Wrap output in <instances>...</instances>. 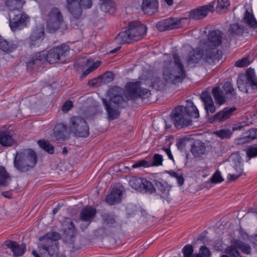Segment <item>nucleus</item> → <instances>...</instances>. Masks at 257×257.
<instances>
[{
  "instance_id": "1",
  "label": "nucleus",
  "mask_w": 257,
  "mask_h": 257,
  "mask_svg": "<svg viewBox=\"0 0 257 257\" xmlns=\"http://www.w3.org/2000/svg\"><path fill=\"white\" fill-rule=\"evenodd\" d=\"M141 84L140 81L127 83L125 85L126 93L124 89L118 86H114L109 89L108 95L109 101L105 98L102 99L109 119L113 120L117 118L119 115L118 108L124 107L127 105L128 100L136 99L149 93L147 89L141 87Z\"/></svg>"
},
{
  "instance_id": "2",
  "label": "nucleus",
  "mask_w": 257,
  "mask_h": 257,
  "mask_svg": "<svg viewBox=\"0 0 257 257\" xmlns=\"http://www.w3.org/2000/svg\"><path fill=\"white\" fill-rule=\"evenodd\" d=\"M70 48L68 45L62 44L54 47L48 52L43 51L33 54L29 62H27L28 69H34L35 66L41 65L45 62L55 63L63 59L69 53Z\"/></svg>"
},
{
  "instance_id": "3",
  "label": "nucleus",
  "mask_w": 257,
  "mask_h": 257,
  "mask_svg": "<svg viewBox=\"0 0 257 257\" xmlns=\"http://www.w3.org/2000/svg\"><path fill=\"white\" fill-rule=\"evenodd\" d=\"M173 61H165L163 67V78L168 83L176 84L186 77L184 65L177 53L172 55Z\"/></svg>"
},
{
  "instance_id": "4",
  "label": "nucleus",
  "mask_w": 257,
  "mask_h": 257,
  "mask_svg": "<svg viewBox=\"0 0 257 257\" xmlns=\"http://www.w3.org/2000/svg\"><path fill=\"white\" fill-rule=\"evenodd\" d=\"M187 101L191 104L189 107L179 105L174 108L171 114L173 123L178 129L191 125L192 122L191 116L195 118L199 117V110L193 102Z\"/></svg>"
},
{
  "instance_id": "5",
  "label": "nucleus",
  "mask_w": 257,
  "mask_h": 257,
  "mask_svg": "<svg viewBox=\"0 0 257 257\" xmlns=\"http://www.w3.org/2000/svg\"><path fill=\"white\" fill-rule=\"evenodd\" d=\"M147 32L146 25L139 22L128 23L126 30L120 32L115 37L116 42L120 44H130L133 41H138L144 37Z\"/></svg>"
},
{
  "instance_id": "6",
  "label": "nucleus",
  "mask_w": 257,
  "mask_h": 257,
  "mask_svg": "<svg viewBox=\"0 0 257 257\" xmlns=\"http://www.w3.org/2000/svg\"><path fill=\"white\" fill-rule=\"evenodd\" d=\"M223 33L218 29L208 31L206 38L200 40L199 43L216 61L219 57L218 48L222 44Z\"/></svg>"
},
{
  "instance_id": "7",
  "label": "nucleus",
  "mask_w": 257,
  "mask_h": 257,
  "mask_svg": "<svg viewBox=\"0 0 257 257\" xmlns=\"http://www.w3.org/2000/svg\"><path fill=\"white\" fill-rule=\"evenodd\" d=\"M37 156L31 149L17 152L15 155L14 166L21 172H26L33 168L37 162Z\"/></svg>"
},
{
  "instance_id": "8",
  "label": "nucleus",
  "mask_w": 257,
  "mask_h": 257,
  "mask_svg": "<svg viewBox=\"0 0 257 257\" xmlns=\"http://www.w3.org/2000/svg\"><path fill=\"white\" fill-rule=\"evenodd\" d=\"M239 90L243 93H252L257 90V77L254 70L247 69L245 73L239 74L237 81Z\"/></svg>"
},
{
  "instance_id": "9",
  "label": "nucleus",
  "mask_w": 257,
  "mask_h": 257,
  "mask_svg": "<svg viewBox=\"0 0 257 257\" xmlns=\"http://www.w3.org/2000/svg\"><path fill=\"white\" fill-rule=\"evenodd\" d=\"M47 29L49 33H54L56 30L61 29L65 24L63 16L58 8H53L48 13L46 17Z\"/></svg>"
},
{
  "instance_id": "10",
  "label": "nucleus",
  "mask_w": 257,
  "mask_h": 257,
  "mask_svg": "<svg viewBox=\"0 0 257 257\" xmlns=\"http://www.w3.org/2000/svg\"><path fill=\"white\" fill-rule=\"evenodd\" d=\"M201 59L210 64L214 63L216 60L206 50L199 44V47L193 49L188 54L186 61L188 65L198 63Z\"/></svg>"
},
{
  "instance_id": "11",
  "label": "nucleus",
  "mask_w": 257,
  "mask_h": 257,
  "mask_svg": "<svg viewBox=\"0 0 257 257\" xmlns=\"http://www.w3.org/2000/svg\"><path fill=\"white\" fill-rule=\"evenodd\" d=\"M69 127L78 137L87 138L89 135V128L87 122L80 116H73L70 119Z\"/></svg>"
},
{
  "instance_id": "12",
  "label": "nucleus",
  "mask_w": 257,
  "mask_h": 257,
  "mask_svg": "<svg viewBox=\"0 0 257 257\" xmlns=\"http://www.w3.org/2000/svg\"><path fill=\"white\" fill-rule=\"evenodd\" d=\"M92 5V0H66V8L75 18H79L81 16L82 7L90 9Z\"/></svg>"
},
{
  "instance_id": "13",
  "label": "nucleus",
  "mask_w": 257,
  "mask_h": 257,
  "mask_svg": "<svg viewBox=\"0 0 257 257\" xmlns=\"http://www.w3.org/2000/svg\"><path fill=\"white\" fill-rule=\"evenodd\" d=\"M128 183L133 188L141 192L151 194L156 191V189L152 182L146 178L134 176L130 179Z\"/></svg>"
},
{
  "instance_id": "14",
  "label": "nucleus",
  "mask_w": 257,
  "mask_h": 257,
  "mask_svg": "<svg viewBox=\"0 0 257 257\" xmlns=\"http://www.w3.org/2000/svg\"><path fill=\"white\" fill-rule=\"evenodd\" d=\"M30 21V18L28 15L24 12H19L14 17L9 19V26L11 30L15 32L27 27Z\"/></svg>"
},
{
  "instance_id": "15",
  "label": "nucleus",
  "mask_w": 257,
  "mask_h": 257,
  "mask_svg": "<svg viewBox=\"0 0 257 257\" xmlns=\"http://www.w3.org/2000/svg\"><path fill=\"white\" fill-rule=\"evenodd\" d=\"M215 3V1H212L208 5L192 10L189 13V17L194 20H200L204 18L209 12H214Z\"/></svg>"
},
{
  "instance_id": "16",
  "label": "nucleus",
  "mask_w": 257,
  "mask_h": 257,
  "mask_svg": "<svg viewBox=\"0 0 257 257\" xmlns=\"http://www.w3.org/2000/svg\"><path fill=\"white\" fill-rule=\"evenodd\" d=\"M183 257H209L210 251L205 245H202L197 253H193L194 247L192 245L187 244L182 248Z\"/></svg>"
},
{
  "instance_id": "17",
  "label": "nucleus",
  "mask_w": 257,
  "mask_h": 257,
  "mask_svg": "<svg viewBox=\"0 0 257 257\" xmlns=\"http://www.w3.org/2000/svg\"><path fill=\"white\" fill-rule=\"evenodd\" d=\"M44 37V28L43 26L35 29L32 32L29 39L30 46L36 47L39 46Z\"/></svg>"
},
{
  "instance_id": "18",
  "label": "nucleus",
  "mask_w": 257,
  "mask_h": 257,
  "mask_svg": "<svg viewBox=\"0 0 257 257\" xmlns=\"http://www.w3.org/2000/svg\"><path fill=\"white\" fill-rule=\"evenodd\" d=\"M180 26V20L172 18L165 19L157 24V28L160 31L170 30L178 28Z\"/></svg>"
},
{
  "instance_id": "19",
  "label": "nucleus",
  "mask_w": 257,
  "mask_h": 257,
  "mask_svg": "<svg viewBox=\"0 0 257 257\" xmlns=\"http://www.w3.org/2000/svg\"><path fill=\"white\" fill-rule=\"evenodd\" d=\"M41 247L42 249L40 255L36 251H33L32 254L35 257H56L57 254L58 248L57 245L50 246L45 243H42Z\"/></svg>"
},
{
  "instance_id": "20",
  "label": "nucleus",
  "mask_w": 257,
  "mask_h": 257,
  "mask_svg": "<svg viewBox=\"0 0 257 257\" xmlns=\"http://www.w3.org/2000/svg\"><path fill=\"white\" fill-rule=\"evenodd\" d=\"M6 245L13 252L15 257L22 256L26 251V245L25 244H20L15 241H7Z\"/></svg>"
},
{
  "instance_id": "21",
  "label": "nucleus",
  "mask_w": 257,
  "mask_h": 257,
  "mask_svg": "<svg viewBox=\"0 0 257 257\" xmlns=\"http://www.w3.org/2000/svg\"><path fill=\"white\" fill-rule=\"evenodd\" d=\"M201 98L203 102L206 111L207 113L209 112L211 113H214L216 110V108L209 93L206 91L202 92L201 95Z\"/></svg>"
},
{
  "instance_id": "22",
  "label": "nucleus",
  "mask_w": 257,
  "mask_h": 257,
  "mask_svg": "<svg viewBox=\"0 0 257 257\" xmlns=\"http://www.w3.org/2000/svg\"><path fill=\"white\" fill-rule=\"evenodd\" d=\"M18 40L8 41L2 37L0 38V49L7 53H11L15 50L19 46Z\"/></svg>"
},
{
  "instance_id": "23",
  "label": "nucleus",
  "mask_w": 257,
  "mask_h": 257,
  "mask_svg": "<svg viewBox=\"0 0 257 257\" xmlns=\"http://www.w3.org/2000/svg\"><path fill=\"white\" fill-rule=\"evenodd\" d=\"M158 0H144L142 3V10L147 15H152L158 10Z\"/></svg>"
},
{
  "instance_id": "24",
  "label": "nucleus",
  "mask_w": 257,
  "mask_h": 257,
  "mask_svg": "<svg viewBox=\"0 0 257 257\" xmlns=\"http://www.w3.org/2000/svg\"><path fill=\"white\" fill-rule=\"evenodd\" d=\"M122 191L120 189L114 188L105 198L106 202L109 205L119 203L121 200Z\"/></svg>"
},
{
  "instance_id": "25",
  "label": "nucleus",
  "mask_w": 257,
  "mask_h": 257,
  "mask_svg": "<svg viewBox=\"0 0 257 257\" xmlns=\"http://www.w3.org/2000/svg\"><path fill=\"white\" fill-rule=\"evenodd\" d=\"M82 63L84 64L87 68L83 72L82 76L86 77L88 74L96 70L100 65L101 61L94 62L91 58H83Z\"/></svg>"
},
{
  "instance_id": "26",
  "label": "nucleus",
  "mask_w": 257,
  "mask_h": 257,
  "mask_svg": "<svg viewBox=\"0 0 257 257\" xmlns=\"http://www.w3.org/2000/svg\"><path fill=\"white\" fill-rule=\"evenodd\" d=\"M60 238V233L54 231H50L47 232L45 235L40 237L39 240L41 241H44L43 243L51 246V245H56V244L53 241L58 240Z\"/></svg>"
},
{
  "instance_id": "27",
  "label": "nucleus",
  "mask_w": 257,
  "mask_h": 257,
  "mask_svg": "<svg viewBox=\"0 0 257 257\" xmlns=\"http://www.w3.org/2000/svg\"><path fill=\"white\" fill-rule=\"evenodd\" d=\"M205 144L200 140L194 142L191 147V152L195 157H199L204 154L206 152Z\"/></svg>"
},
{
  "instance_id": "28",
  "label": "nucleus",
  "mask_w": 257,
  "mask_h": 257,
  "mask_svg": "<svg viewBox=\"0 0 257 257\" xmlns=\"http://www.w3.org/2000/svg\"><path fill=\"white\" fill-rule=\"evenodd\" d=\"M96 213V210L95 208L91 207H84L80 212V219L82 221L88 222L89 224L95 217Z\"/></svg>"
},
{
  "instance_id": "29",
  "label": "nucleus",
  "mask_w": 257,
  "mask_h": 257,
  "mask_svg": "<svg viewBox=\"0 0 257 257\" xmlns=\"http://www.w3.org/2000/svg\"><path fill=\"white\" fill-rule=\"evenodd\" d=\"M67 126L62 123H57L54 128L53 135L57 141H64L66 140L65 133Z\"/></svg>"
},
{
  "instance_id": "30",
  "label": "nucleus",
  "mask_w": 257,
  "mask_h": 257,
  "mask_svg": "<svg viewBox=\"0 0 257 257\" xmlns=\"http://www.w3.org/2000/svg\"><path fill=\"white\" fill-rule=\"evenodd\" d=\"M242 22L245 24L250 28L253 29H257V21L253 14L248 10L245 11Z\"/></svg>"
},
{
  "instance_id": "31",
  "label": "nucleus",
  "mask_w": 257,
  "mask_h": 257,
  "mask_svg": "<svg viewBox=\"0 0 257 257\" xmlns=\"http://www.w3.org/2000/svg\"><path fill=\"white\" fill-rule=\"evenodd\" d=\"M155 184L158 190L161 192L162 197L168 198L171 186L166 181L161 182L158 180H155Z\"/></svg>"
},
{
  "instance_id": "32",
  "label": "nucleus",
  "mask_w": 257,
  "mask_h": 257,
  "mask_svg": "<svg viewBox=\"0 0 257 257\" xmlns=\"http://www.w3.org/2000/svg\"><path fill=\"white\" fill-rule=\"evenodd\" d=\"M101 10L104 13H113L115 9V4L112 0H99Z\"/></svg>"
},
{
  "instance_id": "33",
  "label": "nucleus",
  "mask_w": 257,
  "mask_h": 257,
  "mask_svg": "<svg viewBox=\"0 0 257 257\" xmlns=\"http://www.w3.org/2000/svg\"><path fill=\"white\" fill-rule=\"evenodd\" d=\"M237 97V94L232 84L229 82H226V102L234 101Z\"/></svg>"
},
{
  "instance_id": "34",
  "label": "nucleus",
  "mask_w": 257,
  "mask_h": 257,
  "mask_svg": "<svg viewBox=\"0 0 257 257\" xmlns=\"http://www.w3.org/2000/svg\"><path fill=\"white\" fill-rule=\"evenodd\" d=\"M235 160H236V162H235L233 168L236 171V173L241 176L243 173V166L240 161L241 157L236 154H232L229 158V161Z\"/></svg>"
},
{
  "instance_id": "35",
  "label": "nucleus",
  "mask_w": 257,
  "mask_h": 257,
  "mask_svg": "<svg viewBox=\"0 0 257 257\" xmlns=\"http://www.w3.org/2000/svg\"><path fill=\"white\" fill-rule=\"evenodd\" d=\"M14 143L12 136L6 132H0V144L3 146H11Z\"/></svg>"
},
{
  "instance_id": "36",
  "label": "nucleus",
  "mask_w": 257,
  "mask_h": 257,
  "mask_svg": "<svg viewBox=\"0 0 257 257\" xmlns=\"http://www.w3.org/2000/svg\"><path fill=\"white\" fill-rule=\"evenodd\" d=\"M212 94L217 104L219 105L225 102V96L223 95V91L220 90L219 87H216L212 89Z\"/></svg>"
},
{
  "instance_id": "37",
  "label": "nucleus",
  "mask_w": 257,
  "mask_h": 257,
  "mask_svg": "<svg viewBox=\"0 0 257 257\" xmlns=\"http://www.w3.org/2000/svg\"><path fill=\"white\" fill-rule=\"evenodd\" d=\"M254 139H257V128L250 129L245 136L240 139V141L241 143H246Z\"/></svg>"
},
{
  "instance_id": "38",
  "label": "nucleus",
  "mask_w": 257,
  "mask_h": 257,
  "mask_svg": "<svg viewBox=\"0 0 257 257\" xmlns=\"http://www.w3.org/2000/svg\"><path fill=\"white\" fill-rule=\"evenodd\" d=\"M11 180L10 177L6 169L0 166V186H6Z\"/></svg>"
},
{
  "instance_id": "39",
  "label": "nucleus",
  "mask_w": 257,
  "mask_h": 257,
  "mask_svg": "<svg viewBox=\"0 0 257 257\" xmlns=\"http://www.w3.org/2000/svg\"><path fill=\"white\" fill-rule=\"evenodd\" d=\"M103 222L108 225H112L115 223V216L113 213H104L101 214Z\"/></svg>"
},
{
  "instance_id": "40",
  "label": "nucleus",
  "mask_w": 257,
  "mask_h": 257,
  "mask_svg": "<svg viewBox=\"0 0 257 257\" xmlns=\"http://www.w3.org/2000/svg\"><path fill=\"white\" fill-rule=\"evenodd\" d=\"M244 31V28L243 26L236 23L231 25L229 29V32L233 35H242Z\"/></svg>"
},
{
  "instance_id": "41",
  "label": "nucleus",
  "mask_w": 257,
  "mask_h": 257,
  "mask_svg": "<svg viewBox=\"0 0 257 257\" xmlns=\"http://www.w3.org/2000/svg\"><path fill=\"white\" fill-rule=\"evenodd\" d=\"M243 128V126L238 124L226 125V139L230 138L235 131L241 130Z\"/></svg>"
},
{
  "instance_id": "42",
  "label": "nucleus",
  "mask_w": 257,
  "mask_h": 257,
  "mask_svg": "<svg viewBox=\"0 0 257 257\" xmlns=\"http://www.w3.org/2000/svg\"><path fill=\"white\" fill-rule=\"evenodd\" d=\"M38 143L40 147L45 151L50 154H52L54 152V148L53 146L48 141L45 140H39Z\"/></svg>"
},
{
  "instance_id": "43",
  "label": "nucleus",
  "mask_w": 257,
  "mask_h": 257,
  "mask_svg": "<svg viewBox=\"0 0 257 257\" xmlns=\"http://www.w3.org/2000/svg\"><path fill=\"white\" fill-rule=\"evenodd\" d=\"M65 234L70 238H73L76 234V229L72 221L68 222L67 227L64 229Z\"/></svg>"
},
{
  "instance_id": "44",
  "label": "nucleus",
  "mask_w": 257,
  "mask_h": 257,
  "mask_svg": "<svg viewBox=\"0 0 257 257\" xmlns=\"http://www.w3.org/2000/svg\"><path fill=\"white\" fill-rule=\"evenodd\" d=\"M246 154L248 160L257 157V144L249 147L246 150Z\"/></svg>"
},
{
  "instance_id": "45",
  "label": "nucleus",
  "mask_w": 257,
  "mask_h": 257,
  "mask_svg": "<svg viewBox=\"0 0 257 257\" xmlns=\"http://www.w3.org/2000/svg\"><path fill=\"white\" fill-rule=\"evenodd\" d=\"M163 156L159 154H154L152 163H150L151 166H159L162 165Z\"/></svg>"
},
{
  "instance_id": "46",
  "label": "nucleus",
  "mask_w": 257,
  "mask_h": 257,
  "mask_svg": "<svg viewBox=\"0 0 257 257\" xmlns=\"http://www.w3.org/2000/svg\"><path fill=\"white\" fill-rule=\"evenodd\" d=\"M151 167L150 163L146 160H140L132 165L133 168H137L140 167L147 168Z\"/></svg>"
},
{
  "instance_id": "47",
  "label": "nucleus",
  "mask_w": 257,
  "mask_h": 257,
  "mask_svg": "<svg viewBox=\"0 0 257 257\" xmlns=\"http://www.w3.org/2000/svg\"><path fill=\"white\" fill-rule=\"evenodd\" d=\"M210 180L213 183H219L223 181V179L218 171H216L211 177Z\"/></svg>"
},
{
  "instance_id": "48",
  "label": "nucleus",
  "mask_w": 257,
  "mask_h": 257,
  "mask_svg": "<svg viewBox=\"0 0 257 257\" xmlns=\"http://www.w3.org/2000/svg\"><path fill=\"white\" fill-rule=\"evenodd\" d=\"M214 1L215 2L214 5L216 4V12L217 13L221 12L225 8V0H217V1L214 0Z\"/></svg>"
},
{
  "instance_id": "49",
  "label": "nucleus",
  "mask_w": 257,
  "mask_h": 257,
  "mask_svg": "<svg viewBox=\"0 0 257 257\" xmlns=\"http://www.w3.org/2000/svg\"><path fill=\"white\" fill-rule=\"evenodd\" d=\"M249 64V63L247 58H243L236 61L235 66L237 67H243L247 66Z\"/></svg>"
},
{
  "instance_id": "50",
  "label": "nucleus",
  "mask_w": 257,
  "mask_h": 257,
  "mask_svg": "<svg viewBox=\"0 0 257 257\" xmlns=\"http://www.w3.org/2000/svg\"><path fill=\"white\" fill-rule=\"evenodd\" d=\"M214 120L219 122L223 121L225 120V108L214 116Z\"/></svg>"
},
{
  "instance_id": "51",
  "label": "nucleus",
  "mask_w": 257,
  "mask_h": 257,
  "mask_svg": "<svg viewBox=\"0 0 257 257\" xmlns=\"http://www.w3.org/2000/svg\"><path fill=\"white\" fill-rule=\"evenodd\" d=\"M73 106V103L71 101H66L62 107V110L63 112H67Z\"/></svg>"
},
{
  "instance_id": "52",
  "label": "nucleus",
  "mask_w": 257,
  "mask_h": 257,
  "mask_svg": "<svg viewBox=\"0 0 257 257\" xmlns=\"http://www.w3.org/2000/svg\"><path fill=\"white\" fill-rule=\"evenodd\" d=\"M236 110V108L235 107H226V119L232 115Z\"/></svg>"
},
{
  "instance_id": "53",
  "label": "nucleus",
  "mask_w": 257,
  "mask_h": 257,
  "mask_svg": "<svg viewBox=\"0 0 257 257\" xmlns=\"http://www.w3.org/2000/svg\"><path fill=\"white\" fill-rule=\"evenodd\" d=\"M240 176V175L236 173L234 174H228L227 175V179L229 182H232L237 179Z\"/></svg>"
},
{
  "instance_id": "54",
  "label": "nucleus",
  "mask_w": 257,
  "mask_h": 257,
  "mask_svg": "<svg viewBox=\"0 0 257 257\" xmlns=\"http://www.w3.org/2000/svg\"><path fill=\"white\" fill-rule=\"evenodd\" d=\"M104 79L107 82H110L113 80V74L112 72L105 73L103 76Z\"/></svg>"
},
{
  "instance_id": "55",
  "label": "nucleus",
  "mask_w": 257,
  "mask_h": 257,
  "mask_svg": "<svg viewBox=\"0 0 257 257\" xmlns=\"http://www.w3.org/2000/svg\"><path fill=\"white\" fill-rule=\"evenodd\" d=\"M213 134L216 135L218 137L220 138L221 139H223L225 138L224 129H221L219 131L214 132Z\"/></svg>"
},
{
  "instance_id": "56",
  "label": "nucleus",
  "mask_w": 257,
  "mask_h": 257,
  "mask_svg": "<svg viewBox=\"0 0 257 257\" xmlns=\"http://www.w3.org/2000/svg\"><path fill=\"white\" fill-rule=\"evenodd\" d=\"M214 245L218 250H221L223 247V242L222 240H216L214 243Z\"/></svg>"
},
{
  "instance_id": "57",
  "label": "nucleus",
  "mask_w": 257,
  "mask_h": 257,
  "mask_svg": "<svg viewBox=\"0 0 257 257\" xmlns=\"http://www.w3.org/2000/svg\"><path fill=\"white\" fill-rule=\"evenodd\" d=\"M162 149L165 151V152L167 155L168 158L172 160L173 161H174V157L173 156V155L171 153V150L170 148H163Z\"/></svg>"
},
{
  "instance_id": "58",
  "label": "nucleus",
  "mask_w": 257,
  "mask_h": 257,
  "mask_svg": "<svg viewBox=\"0 0 257 257\" xmlns=\"http://www.w3.org/2000/svg\"><path fill=\"white\" fill-rule=\"evenodd\" d=\"M176 180L179 186H182L184 183V179L182 174H179L177 177Z\"/></svg>"
},
{
  "instance_id": "59",
  "label": "nucleus",
  "mask_w": 257,
  "mask_h": 257,
  "mask_svg": "<svg viewBox=\"0 0 257 257\" xmlns=\"http://www.w3.org/2000/svg\"><path fill=\"white\" fill-rule=\"evenodd\" d=\"M2 195L7 198H11L12 197V194L10 191H5L2 192Z\"/></svg>"
},
{
  "instance_id": "60",
  "label": "nucleus",
  "mask_w": 257,
  "mask_h": 257,
  "mask_svg": "<svg viewBox=\"0 0 257 257\" xmlns=\"http://www.w3.org/2000/svg\"><path fill=\"white\" fill-rule=\"evenodd\" d=\"M169 174H170V175L171 176H172V177H174V178H175L176 179L177 178V177L179 176V174H178L177 173L175 172H174V171H170L169 172Z\"/></svg>"
},
{
  "instance_id": "61",
  "label": "nucleus",
  "mask_w": 257,
  "mask_h": 257,
  "mask_svg": "<svg viewBox=\"0 0 257 257\" xmlns=\"http://www.w3.org/2000/svg\"><path fill=\"white\" fill-rule=\"evenodd\" d=\"M164 1L168 4V6H171L173 3V0H164Z\"/></svg>"
},
{
  "instance_id": "62",
  "label": "nucleus",
  "mask_w": 257,
  "mask_h": 257,
  "mask_svg": "<svg viewBox=\"0 0 257 257\" xmlns=\"http://www.w3.org/2000/svg\"><path fill=\"white\" fill-rule=\"evenodd\" d=\"M120 49V47H117L115 49H114L110 51V53H115V52H116L117 50H119Z\"/></svg>"
},
{
  "instance_id": "63",
  "label": "nucleus",
  "mask_w": 257,
  "mask_h": 257,
  "mask_svg": "<svg viewBox=\"0 0 257 257\" xmlns=\"http://www.w3.org/2000/svg\"><path fill=\"white\" fill-rule=\"evenodd\" d=\"M218 228H219V229L223 230L222 233H224L223 230H224V225H222V224H220Z\"/></svg>"
},
{
  "instance_id": "64",
  "label": "nucleus",
  "mask_w": 257,
  "mask_h": 257,
  "mask_svg": "<svg viewBox=\"0 0 257 257\" xmlns=\"http://www.w3.org/2000/svg\"><path fill=\"white\" fill-rule=\"evenodd\" d=\"M96 80L95 79L92 80V81H89V85H93L95 83H94V81H96Z\"/></svg>"
}]
</instances>
